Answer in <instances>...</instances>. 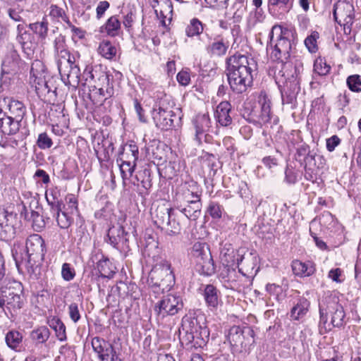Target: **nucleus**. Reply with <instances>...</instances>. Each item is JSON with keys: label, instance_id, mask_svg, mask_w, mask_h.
I'll use <instances>...</instances> for the list:
<instances>
[{"label": "nucleus", "instance_id": "obj_1", "mask_svg": "<svg viewBox=\"0 0 361 361\" xmlns=\"http://www.w3.org/2000/svg\"><path fill=\"white\" fill-rule=\"evenodd\" d=\"M226 73L231 90L235 94L245 93L253 83V72L257 63L250 56L235 54L226 59Z\"/></svg>", "mask_w": 361, "mask_h": 361}, {"label": "nucleus", "instance_id": "obj_2", "mask_svg": "<svg viewBox=\"0 0 361 361\" xmlns=\"http://www.w3.org/2000/svg\"><path fill=\"white\" fill-rule=\"evenodd\" d=\"M277 35V39L274 45V49L271 52V58L276 61H280L284 63V68L291 66L292 64L288 63L290 52L294 46L298 42V35L293 27H283L280 25H274L269 32L270 43L274 41V35Z\"/></svg>", "mask_w": 361, "mask_h": 361}, {"label": "nucleus", "instance_id": "obj_3", "mask_svg": "<svg viewBox=\"0 0 361 361\" xmlns=\"http://www.w3.org/2000/svg\"><path fill=\"white\" fill-rule=\"evenodd\" d=\"M295 160L303 167L304 177L307 180L315 183L320 171L326 166V159L322 155L317 154L306 143L298 145L295 154Z\"/></svg>", "mask_w": 361, "mask_h": 361}, {"label": "nucleus", "instance_id": "obj_4", "mask_svg": "<svg viewBox=\"0 0 361 361\" xmlns=\"http://www.w3.org/2000/svg\"><path fill=\"white\" fill-rule=\"evenodd\" d=\"M147 283L162 292L169 290L175 284V276L171 264L164 261L154 266L149 273Z\"/></svg>", "mask_w": 361, "mask_h": 361}, {"label": "nucleus", "instance_id": "obj_5", "mask_svg": "<svg viewBox=\"0 0 361 361\" xmlns=\"http://www.w3.org/2000/svg\"><path fill=\"white\" fill-rule=\"evenodd\" d=\"M23 290V284L16 281L11 283L8 286L4 287L1 290L0 308L3 309L5 314H7V312L4 307L11 314L13 312H16L23 307L22 295Z\"/></svg>", "mask_w": 361, "mask_h": 361}, {"label": "nucleus", "instance_id": "obj_6", "mask_svg": "<svg viewBox=\"0 0 361 361\" xmlns=\"http://www.w3.org/2000/svg\"><path fill=\"white\" fill-rule=\"evenodd\" d=\"M180 214L173 208H157L154 217V224L157 228L164 231L167 235H176L181 230Z\"/></svg>", "mask_w": 361, "mask_h": 361}, {"label": "nucleus", "instance_id": "obj_7", "mask_svg": "<svg viewBox=\"0 0 361 361\" xmlns=\"http://www.w3.org/2000/svg\"><path fill=\"white\" fill-rule=\"evenodd\" d=\"M283 69L282 77L284 78L285 81L281 88L282 102L283 105L290 104L293 107V102L300 90L298 78L300 68L297 66H291Z\"/></svg>", "mask_w": 361, "mask_h": 361}, {"label": "nucleus", "instance_id": "obj_8", "mask_svg": "<svg viewBox=\"0 0 361 361\" xmlns=\"http://www.w3.org/2000/svg\"><path fill=\"white\" fill-rule=\"evenodd\" d=\"M27 267H37L44 260L47 247L44 240L39 234H32L25 240Z\"/></svg>", "mask_w": 361, "mask_h": 361}, {"label": "nucleus", "instance_id": "obj_9", "mask_svg": "<svg viewBox=\"0 0 361 361\" xmlns=\"http://www.w3.org/2000/svg\"><path fill=\"white\" fill-rule=\"evenodd\" d=\"M183 308L182 298L172 294L164 296L154 307L157 316L164 319L166 316H173Z\"/></svg>", "mask_w": 361, "mask_h": 361}, {"label": "nucleus", "instance_id": "obj_10", "mask_svg": "<svg viewBox=\"0 0 361 361\" xmlns=\"http://www.w3.org/2000/svg\"><path fill=\"white\" fill-rule=\"evenodd\" d=\"M129 237L130 234L122 226H113L109 228L104 240L121 253L126 255L130 250Z\"/></svg>", "mask_w": 361, "mask_h": 361}, {"label": "nucleus", "instance_id": "obj_11", "mask_svg": "<svg viewBox=\"0 0 361 361\" xmlns=\"http://www.w3.org/2000/svg\"><path fill=\"white\" fill-rule=\"evenodd\" d=\"M28 68V64L21 59L16 49L13 47L8 49L1 62V72L25 73Z\"/></svg>", "mask_w": 361, "mask_h": 361}, {"label": "nucleus", "instance_id": "obj_12", "mask_svg": "<svg viewBox=\"0 0 361 361\" xmlns=\"http://www.w3.org/2000/svg\"><path fill=\"white\" fill-rule=\"evenodd\" d=\"M333 15L335 21L343 26L345 32L348 30L350 32L355 18L353 5L348 1H338L334 6Z\"/></svg>", "mask_w": 361, "mask_h": 361}, {"label": "nucleus", "instance_id": "obj_13", "mask_svg": "<svg viewBox=\"0 0 361 361\" xmlns=\"http://www.w3.org/2000/svg\"><path fill=\"white\" fill-rule=\"evenodd\" d=\"M25 73H2L0 74V92L20 94L25 90Z\"/></svg>", "mask_w": 361, "mask_h": 361}, {"label": "nucleus", "instance_id": "obj_14", "mask_svg": "<svg viewBox=\"0 0 361 361\" xmlns=\"http://www.w3.org/2000/svg\"><path fill=\"white\" fill-rule=\"evenodd\" d=\"M17 214L0 208V240L9 241L16 235Z\"/></svg>", "mask_w": 361, "mask_h": 361}, {"label": "nucleus", "instance_id": "obj_15", "mask_svg": "<svg viewBox=\"0 0 361 361\" xmlns=\"http://www.w3.org/2000/svg\"><path fill=\"white\" fill-rule=\"evenodd\" d=\"M89 78H86V82L91 83L97 87L98 91L105 92L111 95L112 88L109 87V75L102 71L101 67L96 66L88 72Z\"/></svg>", "mask_w": 361, "mask_h": 361}, {"label": "nucleus", "instance_id": "obj_16", "mask_svg": "<svg viewBox=\"0 0 361 361\" xmlns=\"http://www.w3.org/2000/svg\"><path fill=\"white\" fill-rule=\"evenodd\" d=\"M152 118L156 126L162 130L177 129L182 126L180 114H154Z\"/></svg>", "mask_w": 361, "mask_h": 361}, {"label": "nucleus", "instance_id": "obj_17", "mask_svg": "<svg viewBox=\"0 0 361 361\" xmlns=\"http://www.w3.org/2000/svg\"><path fill=\"white\" fill-rule=\"evenodd\" d=\"M203 296L207 307L212 312L216 311L223 304L220 290L212 284L204 286Z\"/></svg>", "mask_w": 361, "mask_h": 361}, {"label": "nucleus", "instance_id": "obj_18", "mask_svg": "<svg viewBox=\"0 0 361 361\" xmlns=\"http://www.w3.org/2000/svg\"><path fill=\"white\" fill-rule=\"evenodd\" d=\"M192 123L195 130L194 139L200 145L202 144V135L211 126L209 114H197L192 119Z\"/></svg>", "mask_w": 361, "mask_h": 361}, {"label": "nucleus", "instance_id": "obj_19", "mask_svg": "<svg viewBox=\"0 0 361 361\" xmlns=\"http://www.w3.org/2000/svg\"><path fill=\"white\" fill-rule=\"evenodd\" d=\"M23 119V115H18L16 118L4 114L0 118V130L4 135H14L18 132L20 126V122Z\"/></svg>", "mask_w": 361, "mask_h": 361}, {"label": "nucleus", "instance_id": "obj_20", "mask_svg": "<svg viewBox=\"0 0 361 361\" xmlns=\"http://www.w3.org/2000/svg\"><path fill=\"white\" fill-rule=\"evenodd\" d=\"M291 267L293 274L299 277L310 276L316 271L315 264L310 260L306 262H302L298 259L293 260Z\"/></svg>", "mask_w": 361, "mask_h": 361}, {"label": "nucleus", "instance_id": "obj_21", "mask_svg": "<svg viewBox=\"0 0 361 361\" xmlns=\"http://www.w3.org/2000/svg\"><path fill=\"white\" fill-rule=\"evenodd\" d=\"M310 307V302L305 297H299L290 310V319L296 321L302 319L308 312Z\"/></svg>", "mask_w": 361, "mask_h": 361}, {"label": "nucleus", "instance_id": "obj_22", "mask_svg": "<svg viewBox=\"0 0 361 361\" xmlns=\"http://www.w3.org/2000/svg\"><path fill=\"white\" fill-rule=\"evenodd\" d=\"M96 268L99 274V276L101 278L112 279L116 273V267L110 259L101 255V258L98 259Z\"/></svg>", "mask_w": 361, "mask_h": 361}, {"label": "nucleus", "instance_id": "obj_23", "mask_svg": "<svg viewBox=\"0 0 361 361\" xmlns=\"http://www.w3.org/2000/svg\"><path fill=\"white\" fill-rule=\"evenodd\" d=\"M35 87L37 94L39 96H46L49 93L55 94L56 87L54 84L52 79H46V76L40 78L38 76V79L36 80L30 81Z\"/></svg>", "mask_w": 361, "mask_h": 361}, {"label": "nucleus", "instance_id": "obj_24", "mask_svg": "<svg viewBox=\"0 0 361 361\" xmlns=\"http://www.w3.org/2000/svg\"><path fill=\"white\" fill-rule=\"evenodd\" d=\"M100 32L106 33L112 37L120 35L122 31L121 23L118 16L114 15L109 18L106 23L100 27Z\"/></svg>", "mask_w": 361, "mask_h": 361}, {"label": "nucleus", "instance_id": "obj_25", "mask_svg": "<svg viewBox=\"0 0 361 361\" xmlns=\"http://www.w3.org/2000/svg\"><path fill=\"white\" fill-rule=\"evenodd\" d=\"M154 172L149 167H145L143 169L138 171L135 176V179L137 181V184H141L142 187L145 190V195H148V190L152 186V176ZM133 184L135 185V181H133Z\"/></svg>", "mask_w": 361, "mask_h": 361}, {"label": "nucleus", "instance_id": "obj_26", "mask_svg": "<svg viewBox=\"0 0 361 361\" xmlns=\"http://www.w3.org/2000/svg\"><path fill=\"white\" fill-rule=\"evenodd\" d=\"M211 254L209 245L206 243H195L190 252V259L195 264L209 257Z\"/></svg>", "mask_w": 361, "mask_h": 361}, {"label": "nucleus", "instance_id": "obj_27", "mask_svg": "<svg viewBox=\"0 0 361 361\" xmlns=\"http://www.w3.org/2000/svg\"><path fill=\"white\" fill-rule=\"evenodd\" d=\"M26 111L25 105L20 101L16 100L10 97H4L0 99V113H6L10 111Z\"/></svg>", "mask_w": 361, "mask_h": 361}, {"label": "nucleus", "instance_id": "obj_28", "mask_svg": "<svg viewBox=\"0 0 361 361\" xmlns=\"http://www.w3.org/2000/svg\"><path fill=\"white\" fill-rule=\"evenodd\" d=\"M202 206V202H195L186 204L183 207L179 206L176 209L178 210L179 213L183 214L188 220L195 221L201 214Z\"/></svg>", "mask_w": 361, "mask_h": 361}, {"label": "nucleus", "instance_id": "obj_29", "mask_svg": "<svg viewBox=\"0 0 361 361\" xmlns=\"http://www.w3.org/2000/svg\"><path fill=\"white\" fill-rule=\"evenodd\" d=\"M197 271L203 276H210L216 271V266L212 255L195 264Z\"/></svg>", "mask_w": 361, "mask_h": 361}, {"label": "nucleus", "instance_id": "obj_30", "mask_svg": "<svg viewBox=\"0 0 361 361\" xmlns=\"http://www.w3.org/2000/svg\"><path fill=\"white\" fill-rule=\"evenodd\" d=\"M293 0H268V8L272 16L276 15V8H279L280 14L288 13L293 6Z\"/></svg>", "mask_w": 361, "mask_h": 361}, {"label": "nucleus", "instance_id": "obj_31", "mask_svg": "<svg viewBox=\"0 0 361 361\" xmlns=\"http://www.w3.org/2000/svg\"><path fill=\"white\" fill-rule=\"evenodd\" d=\"M47 323L49 326L55 331L56 336L60 341H66V328L60 318L57 317H52L48 319Z\"/></svg>", "mask_w": 361, "mask_h": 361}, {"label": "nucleus", "instance_id": "obj_32", "mask_svg": "<svg viewBox=\"0 0 361 361\" xmlns=\"http://www.w3.org/2000/svg\"><path fill=\"white\" fill-rule=\"evenodd\" d=\"M331 312L332 326L339 329L343 327L345 324V313L343 306L338 303L335 304Z\"/></svg>", "mask_w": 361, "mask_h": 361}, {"label": "nucleus", "instance_id": "obj_33", "mask_svg": "<svg viewBox=\"0 0 361 361\" xmlns=\"http://www.w3.org/2000/svg\"><path fill=\"white\" fill-rule=\"evenodd\" d=\"M51 335L50 330L45 326H41L30 332V338L36 344L47 342Z\"/></svg>", "mask_w": 361, "mask_h": 361}, {"label": "nucleus", "instance_id": "obj_34", "mask_svg": "<svg viewBox=\"0 0 361 361\" xmlns=\"http://www.w3.org/2000/svg\"><path fill=\"white\" fill-rule=\"evenodd\" d=\"M26 220L31 222V226L34 231L41 232L45 228L47 221L49 220V217L45 219L39 214V211L36 210L32 212Z\"/></svg>", "mask_w": 361, "mask_h": 361}, {"label": "nucleus", "instance_id": "obj_35", "mask_svg": "<svg viewBox=\"0 0 361 361\" xmlns=\"http://www.w3.org/2000/svg\"><path fill=\"white\" fill-rule=\"evenodd\" d=\"M48 25L47 18L44 17L42 21L30 23L27 26L39 39H45L48 34Z\"/></svg>", "mask_w": 361, "mask_h": 361}, {"label": "nucleus", "instance_id": "obj_36", "mask_svg": "<svg viewBox=\"0 0 361 361\" xmlns=\"http://www.w3.org/2000/svg\"><path fill=\"white\" fill-rule=\"evenodd\" d=\"M242 327L233 326L228 331V340L232 345L243 347L244 338H243Z\"/></svg>", "mask_w": 361, "mask_h": 361}, {"label": "nucleus", "instance_id": "obj_37", "mask_svg": "<svg viewBox=\"0 0 361 361\" xmlns=\"http://www.w3.org/2000/svg\"><path fill=\"white\" fill-rule=\"evenodd\" d=\"M5 341L8 348L17 351L23 341V336L18 331L11 330L6 334Z\"/></svg>", "mask_w": 361, "mask_h": 361}, {"label": "nucleus", "instance_id": "obj_38", "mask_svg": "<svg viewBox=\"0 0 361 361\" xmlns=\"http://www.w3.org/2000/svg\"><path fill=\"white\" fill-rule=\"evenodd\" d=\"M51 212L61 228H68L73 221V218L68 213L62 212V209L58 212L53 210Z\"/></svg>", "mask_w": 361, "mask_h": 361}, {"label": "nucleus", "instance_id": "obj_39", "mask_svg": "<svg viewBox=\"0 0 361 361\" xmlns=\"http://www.w3.org/2000/svg\"><path fill=\"white\" fill-rule=\"evenodd\" d=\"M62 78L67 77V82L70 85H78L80 82V68L77 66H73L68 69L62 70L59 72Z\"/></svg>", "mask_w": 361, "mask_h": 361}, {"label": "nucleus", "instance_id": "obj_40", "mask_svg": "<svg viewBox=\"0 0 361 361\" xmlns=\"http://www.w3.org/2000/svg\"><path fill=\"white\" fill-rule=\"evenodd\" d=\"M197 319L195 317H192L190 316L185 315L181 322V326L179 329L180 334H181V331L183 332H194L198 330L200 328Z\"/></svg>", "mask_w": 361, "mask_h": 361}, {"label": "nucleus", "instance_id": "obj_41", "mask_svg": "<svg viewBox=\"0 0 361 361\" xmlns=\"http://www.w3.org/2000/svg\"><path fill=\"white\" fill-rule=\"evenodd\" d=\"M40 78L46 76V68L43 62L40 60H35L30 67V80H36Z\"/></svg>", "mask_w": 361, "mask_h": 361}, {"label": "nucleus", "instance_id": "obj_42", "mask_svg": "<svg viewBox=\"0 0 361 361\" xmlns=\"http://www.w3.org/2000/svg\"><path fill=\"white\" fill-rule=\"evenodd\" d=\"M17 31L18 35L16 39L20 44L35 39L34 35L30 32V30L25 23L19 24L17 26Z\"/></svg>", "mask_w": 361, "mask_h": 361}, {"label": "nucleus", "instance_id": "obj_43", "mask_svg": "<svg viewBox=\"0 0 361 361\" xmlns=\"http://www.w3.org/2000/svg\"><path fill=\"white\" fill-rule=\"evenodd\" d=\"M98 52L103 57L111 59L116 54V48L109 41H103L99 44Z\"/></svg>", "mask_w": 361, "mask_h": 361}, {"label": "nucleus", "instance_id": "obj_44", "mask_svg": "<svg viewBox=\"0 0 361 361\" xmlns=\"http://www.w3.org/2000/svg\"><path fill=\"white\" fill-rule=\"evenodd\" d=\"M260 109L262 113H270L271 109V102L270 99L265 93H261L258 97L257 102L254 107L251 110L250 113L255 112L257 111L256 109Z\"/></svg>", "mask_w": 361, "mask_h": 361}, {"label": "nucleus", "instance_id": "obj_45", "mask_svg": "<svg viewBox=\"0 0 361 361\" xmlns=\"http://www.w3.org/2000/svg\"><path fill=\"white\" fill-rule=\"evenodd\" d=\"M84 86V91H86V87L88 90V95L89 98L94 102V103H98L100 102L102 99L106 96V92H100L97 90V87H96L94 85H92L91 83L87 84V82L83 84Z\"/></svg>", "mask_w": 361, "mask_h": 361}, {"label": "nucleus", "instance_id": "obj_46", "mask_svg": "<svg viewBox=\"0 0 361 361\" xmlns=\"http://www.w3.org/2000/svg\"><path fill=\"white\" fill-rule=\"evenodd\" d=\"M45 198L47 201L48 204L50 206L51 212L59 211L62 209V207H64L62 200H59L57 197V192L51 190L49 193L46 192Z\"/></svg>", "mask_w": 361, "mask_h": 361}, {"label": "nucleus", "instance_id": "obj_47", "mask_svg": "<svg viewBox=\"0 0 361 361\" xmlns=\"http://www.w3.org/2000/svg\"><path fill=\"white\" fill-rule=\"evenodd\" d=\"M135 166V162L130 160L122 161L121 164H119L121 174L123 182L126 180L129 179L133 176Z\"/></svg>", "mask_w": 361, "mask_h": 361}, {"label": "nucleus", "instance_id": "obj_48", "mask_svg": "<svg viewBox=\"0 0 361 361\" xmlns=\"http://www.w3.org/2000/svg\"><path fill=\"white\" fill-rule=\"evenodd\" d=\"M202 31L203 25L202 22L197 18L192 19L190 24L187 26L185 29L187 36L190 37L199 35L202 32Z\"/></svg>", "mask_w": 361, "mask_h": 361}, {"label": "nucleus", "instance_id": "obj_49", "mask_svg": "<svg viewBox=\"0 0 361 361\" xmlns=\"http://www.w3.org/2000/svg\"><path fill=\"white\" fill-rule=\"evenodd\" d=\"M333 328L331 322L328 323V315L326 312H324L322 307H319V329L321 334H325L329 331H331Z\"/></svg>", "mask_w": 361, "mask_h": 361}, {"label": "nucleus", "instance_id": "obj_50", "mask_svg": "<svg viewBox=\"0 0 361 361\" xmlns=\"http://www.w3.org/2000/svg\"><path fill=\"white\" fill-rule=\"evenodd\" d=\"M331 70V66L324 59L318 58L314 63V71L321 76L326 75Z\"/></svg>", "mask_w": 361, "mask_h": 361}, {"label": "nucleus", "instance_id": "obj_51", "mask_svg": "<svg viewBox=\"0 0 361 361\" xmlns=\"http://www.w3.org/2000/svg\"><path fill=\"white\" fill-rule=\"evenodd\" d=\"M109 345H111L109 342L98 336L93 338L92 340L93 350L97 354L99 357L102 355L104 349L109 347Z\"/></svg>", "mask_w": 361, "mask_h": 361}, {"label": "nucleus", "instance_id": "obj_52", "mask_svg": "<svg viewBox=\"0 0 361 361\" xmlns=\"http://www.w3.org/2000/svg\"><path fill=\"white\" fill-rule=\"evenodd\" d=\"M20 45L24 54L27 59H32L35 57V50L37 47L36 39L30 42H24V43L20 44Z\"/></svg>", "mask_w": 361, "mask_h": 361}, {"label": "nucleus", "instance_id": "obj_53", "mask_svg": "<svg viewBox=\"0 0 361 361\" xmlns=\"http://www.w3.org/2000/svg\"><path fill=\"white\" fill-rule=\"evenodd\" d=\"M319 38V33L314 31L307 36L305 41V45L310 53H315L318 50L317 39Z\"/></svg>", "mask_w": 361, "mask_h": 361}, {"label": "nucleus", "instance_id": "obj_54", "mask_svg": "<svg viewBox=\"0 0 361 361\" xmlns=\"http://www.w3.org/2000/svg\"><path fill=\"white\" fill-rule=\"evenodd\" d=\"M195 335H196L195 336L197 338V341H195L194 345H198L201 346L202 344H205L209 340V331L206 326L202 327L200 326L198 330L195 331Z\"/></svg>", "mask_w": 361, "mask_h": 361}, {"label": "nucleus", "instance_id": "obj_55", "mask_svg": "<svg viewBox=\"0 0 361 361\" xmlns=\"http://www.w3.org/2000/svg\"><path fill=\"white\" fill-rule=\"evenodd\" d=\"M207 211L213 219H219L222 216L224 208L218 202H210Z\"/></svg>", "mask_w": 361, "mask_h": 361}, {"label": "nucleus", "instance_id": "obj_56", "mask_svg": "<svg viewBox=\"0 0 361 361\" xmlns=\"http://www.w3.org/2000/svg\"><path fill=\"white\" fill-rule=\"evenodd\" d=\"M49 15L54 19L61 18V20L65 23L69 20L68 17L66 14L65 11L54 4H51L50 6Z\"/></svg>", "mask_w": 361, "mask_h": 361}, {"label": "nucleus", "instance_id": "obj_57", "mask_svg": "<svg viewBox=\"0 0 361 361\" xmlns=\"http://www.w3.org/2000/svg\"><path fill=\"white\" fill-rule=\"evenodd\" d=\"M347 85L353 92H361V76L359 75H350L347 78Z\"/></svg>", "mask_w": 361, "mask_h": 361}, {"label": "nucleus", "instance_id": "obj_58", "mask_svg": "<svg viewBox=\"0 0 361 361\" xmlns=\"http://www.w3.org/2000/svg\"><path fill=\"white\" fill-rule=\"evenodd\" d=\"M37 145L42 149H49L53 145V142L47 133H42L38 135Z\"/></svg>", "mask_w": 361, "mask_h": 361}, {"label": "nucleus", "instance_id": "obj_59", "mask_svg": "<svg viewBox=\"0 0 361 361\" xmlns=\"http://www.w3.org/2000/svg\"><path fill=\"white\" fill-rule=\"evenodd\" d=\"M228 46L223 41L214 42L211 45V52L215 56H223L226 53Z\"/></svg>", "mask_w": 361, "mask_h": 361}, {"label": "nucleus", "instance_id": "obj_60", "mask_svg": "<svg viewBox=\"0 0 361 361\" xmlns=\"http://www.w3.org/2000/svg\"><path fill=\"white\" fill-rule=\"evenodd\" d=\"M61 276L63 280L70 281L73 280L75 276V269L69 263H63L61 268Z\"/></svg>", "mask_w": 361, "mask_h": 361}, {"label": "nucleus", "instance_id": "obj_61", "mask_svg": "<svg viewBox=\"0 0 361 361\" xmlns=\"http://www.w3.org/2000/svg\"><path fill=\"white\" fill-rule=\"evenodd\" d=\"M243 338H244V345L246 346L247 344L254 343L255 332L250 326H242Z\"/></svg>", "mask_w": 361, "mask_h": 361}, {"label": "nucleus", "instance_id": "obj_62", "mask_svg": "<svg viewBox=\"0 0 361 361\" xmlns=\"http://www.w3.org/2000/svg\"><path fill=\"white\" fill-rule=\"evenodd\" d=\"M54 47L55 54L67 49L66 37L64 35L60 34L55 38L54 41Z\"/></svg>", "mask_w": 361, "mask_h": 361}, {"label": "nucleus", "instance_id": "obj_63", "mask_svg": "<svg viewBox=\"0 0 361 361\" xmlns=\"http://www.w3.org/2000/svg\"><path fill=\"white\" fill-rule=\"evenodd\" d=\"M68 314L74 323H77L80 319L81 316L77 303L73 302L68 306Z\"/></svg>", "mask_w": 361, "mask_h": 361}, {"label": "nucleus", "instance_id": "obj_64", "mask_svg": "<svg viewBox=\"0 0 361 361\" xmlns=\"http://www.w3.org/2000/svg\"><path fill=\"white\" fill-rule=\"evenodd\" d=\"M33 178L37 181L41 182L43 184L47 185L50 183V178L49 174L43 169H37Z\"/></svg>", "mask_w": 361, "mask_h": 361}]
</instances>
